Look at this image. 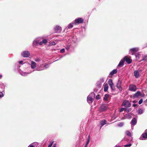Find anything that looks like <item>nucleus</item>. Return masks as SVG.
Returning <instances> with one entry per match:
<instances>
[{"instance_id": "nucleus-45", "label": "nucleus", "mask_w": 147, "mask_h": 147, "mask_svg": "<svg viewBox=\"0 0 147 147\" xmlns=\"http://www.w3.org/2000/svg\"><path fill=\"white\" fill-rule=\"evenodd\" d=\"M53 142H51L50 144L49 145L48 147H51L53 144Z\"/></svg>"}, {"instance_id": "nucleus-10", "label": "nucleus", "mask_w": 147, "mask_h": 147, "mask_svg": "<svg viewBox=\"0 0 147 147\" xmlns=\"http://www.w3.org/2000/svg\"><path fill=\"white\" fill-rule=\"evenodd\" d=\"M55 32L56 33H59L61 32V27L58 26H57L55 28Z\"/></svg>"}, {"instance_id": "nucleus-52", "label": "nucleus", "mask_w": 147, "mask_h": 147, "mask_svg": "<svg viewBox=\"0 0 147 147\" xmlns=\"http://www.w3.org/2000/svg\"><path fill=\"white\" fill-rule=\"evenodd\" d=\"M23 62V61H19V63L20 64H22Z\"/></svg>"}, {"instance_id": "nucleus-2", "label": "nucleus", "mask_w": 147, "mask_h": 147, "mask_svg": "<svg viewBox=\"0 0 147 147\" xmlns=\"http://www.w3.org/2000/svg\"><path fill=\"white\" fill-rule=\"evenodd\" d=\"M49 67V65L46 64H42L38 67L35 69L36 71H40L48 68Z\"/></svg>"}, {"instance_id": "nucleus-38", "label": "nucleus", "mask_w": 147, "mask_h": 147, "mask_svg": "<svg viewBox=\"0 0 147 147\" xmlns=\"http://www.w3.org/2000/svg\"><path fill=\"white\" fill-rule=\"evenodd\" d=\"M110 86L112 90H115V87L114 86V84H113V85L111 86Z\"/></svg>"}, {"instance_id": "nucleus-39", "label": "nucleus", "mask_w": 147, "mask_h": 147, "mask_svg": "<svg viewBox=\"0 0 147 147\" xmlns=\"http://www.w3.org/2000/svg\"><path fill=\"white\" fill-rule=\"evenodd\" d=\"M3 94L2 92H0V99L3 96Z\"/></svg>"}, {"instance_id": "nucleus-11", "label": "nucleus", "mask_w": 147, "mask_h": 147, "mask_svg": "<svg viewBox=\"0 0 147 147\" xmlns=\"http://www.w3.org/2000/svg\"><path fill=\"white\" fill-rule=\"evenodd\" d=\"M141 71L140 69L135 71L134 72V76L136 78H138L139 77V72Z\"/></svg>"}, {"instance_id": "nucleus-49", "label": "nucleus", "mask_w": 147, "mask_h": 147, "mask_svg": "<svg viewBox=\"0 0 147 147\" xmlns=\"http://www.w3.org/2000/svg\"><path fill=\"white\" fill-rule=\"evenodd\" d=\"M70 48V46L69 45H67L66 47V49L67 50H68Z\"/></svg>"}, {"instance_id": "nucleus-57", "label": "nucleus", "mask_w": 147, "mask_h": 147, "mask_svg": "<svg viewBox=\"0 0 147 147\" xmlns=\"http://www.w3.org/2000/svg\"><path fill=\"white\" fill-rule=\"evenodd\" d=\"M145 132L146 133H147V129H146V130L145 131Z\"/></svg>"}, {"instance_id": "nucleus-25", "label": "nucleus", "mask_w": 147, "mask_h": 147, "mask_svg": "<svg viewBox=\"0 0 147 147\" xmlns=\"http://www.w3.org/2000/svg\"><path fill=\"white\" fill-rule=\"evenodd\" d=\"M117 69H116L113 70L110 73V75L111 76L113 75V74H116L117 72Z\"/></svg>"}, {"instance_id": "nucleus-19", "label": "nucleus", "mask_w": 147, "mask_h": 147, "mask_svg": "<svg viewBox=\"0 0 147 147\" xmlns=\"http://www.w3.org/2000/svg\"><path fill=\"white\" fill-rule=\"evenodd\" d=\"M47 42V40L46 39H43L42 40V41H40V42H39V45H42L43 44H45Z\"/></svg>"}, {"instance_id": "nucleus-32", "label": "nucleus", "mask_w": 147, "mask_h": 147, "mask_svg": "<svg viewBox=\"0 0 147 147\" xmlns=\"http://www.w3.org/2000/svg\"><path fill=\"white\" fill-rule=\"evenodd\" d=\"M109 96V95L108 94H106L105 95V96L104 97V100H105L107 101V100Z\"/></svg>"}, {"instance_id": "nucleus-6", "label": "nucleus", "mask_w": 147, "mask_h": 147, "mask_svg": "<svg viewBox=\"0 0 147 147\" xmlns=\"http://www.w3.org/2000/svg\"><path fill=\"white\" fill-rule=\"evenodd\" d=\"M30 55L29 52L27 51H24L21 53V55L24 57H28L30 56Z\"/></svg>"}, {"instance_id": "nucleus-48", "label": "nucleus", "mask_w": 147, "mask_h": 147, "mask_svg": "<svg viewBox=\"0 0 147 147\" xmlns=\"http://www.w3.org/2000/svg\"><path fill=\"white\" fill-rule=\"evenodd\" d=\"M35 61L36 62H39L40 61V59L38 58H36L35 59Z\"/></svg>"}, {"instance_id": "nucleus-13", "label": "nucleus", "mask_w": 147, "mask_h": 147, "mask_svg": "<svg viewBox=\"0 0 147 147\" xmlns=\"http://www.w3.org/2000/svg\"><path fill=\"white\" fill-rule=\"evenodd\" d=\"M94 98L93 97L88 96L87 97V102L89 104L92 103L93 102Z\"/></svg>"}, {"instance_id": "nucleus-14", "label": "nucleus", "mask_w": 147, "mask_h": 147, "mask_svg": "<svg viewBox=\"0 0 147 147\" xmlns=\"http://www.w3.org/2000/svg\"><path fill=\"white\" fill-rule=\"evenodd\" d=\"M141 96V94L140 92L139 91H138L133 96L134 98H136L138 97Z\"/></svg>"}, {"instance_id": "nucleus-4", "label": "nucleus", "mask_w": 147, "mask_h": 147, "mask_svg": "<svg viewBox=\"0 0 147 147\" xmlns=\"http://www.w3.org/2000/svg\"><path fill=\"white\" fill-rule=\"evenodd\" d=\"M139 50L138 47L134 48L131 49L129 51V53L133 55L136 52H138Z\"/></svg>"}, {"instance_id": "nucleus-1", "label": "nucleus", "mask_w": 147, "mask_h": 147, "mask_svg": "<svg viewBox=\"0 0 147 147\" xmlns=\"http://www.w3.org/2000/svg\"><path fill=\"white\" fill-rule=\"evenodd\" d=\"M30 67L32 69L31 70L30 72L20 73V74L22 75L25 76L35 71H36L35 69L36 68V64L35 62L33 61H31Z\"/></svg>"}, {"instance_id": "nucleus-21", "label": "nucleus", "mask_w": 147, "mask_h": 147, "mask_svg": "<svg viewBox=\"0 0 147 147\" xmlns=\"http://www.w3.org/2000/svg\"><path fill=\"white\" fill-rule=\"evenodd\" d=\"M74 24V22H73L72 23L69 24L68 25V26L66 28V29L67 30L69 29L72 28L73 26V24Z\"/></svg>"}, {"instance_id": "nucleus-17", "label": "nucleus", "mask_w": 147, "mask_h": 147, "mask_svg": "<svg viewBox=\"0 0 147 147\" xmlns=\"http://www.w3.org/2000/svg\"><path fill=\"white\" fill-rule=\"evenodd\" d=\"M47 42V40L46 39H43L42 40V41H40V42H39V45H42L43 44H45Z\"/></svg>"}, {"instance_id": "nucleus-5", "label": "nucleus", "mask_w": 147, "mask_h": 147, "mask_svg": "<svg viewBox=\"0 0 147 147\" xmlns=\"http://www.w3.org/2000/svg\"><path fill=\"white\" fill-rule=\"evenodd\" d=\"M83 21V19L81 18H79L75 19L74 22L75 25H78L82 22Z\"/></svg>"}, {"instance_id": "nucleus-43", "label": "nucleus", "mask_w": 147, "mask_h": 147, "mask_svg": "<svg viewBox=\"0 0 147 147\" xmlns=\"http://www.w3.org/2000/svg\"><path fill=\"white\" fill-rule=\"evenodd\" d=\"M143 99H141L139 101L138 103L140 105L141 104L142 102Z\"/></svg>"}, {"instance_id": "nucleus-3", "label": "nucleus", "mask_w": 147, "mask_h": 147, "mask_svg": "<svg viewBox=\"0 0 147 147\" xmlns=\"http://www.w3.org/2000/svg\"><path fill=\"white\" fill-rule=\"evenodd\" d=\"M42 40V39L40 37L36 38L33 41V45L34 46H38V45H39V42Z\"/></svg>"}, {"instance_id": "nucleus-40", "label": "nucleus", "mask_w": 147, "mask_h": 147, "mask_svg": "<svg viewBox=\"0 0 147 147\" xmlns=\"http://www.w3.org/2000/svg\"><path fill=\"white\" fill-rule=\"evenodd\" d=\"M125 109H126V108H122L119 111L120 112H121L125 110Z\"/></svg>"}, {"instance_id": "nucleus-41", "label": "nucleus", "mask_w": 147, "mask_h": 147, "mask_svg": "<svg viewBox=\"0 0 147 147\" xmlns=\"http://www.w3.org/2000/svg\"><path fill=\"white\" fill-rule=\"evenodd\" d=\"M136 57V58H139V55L138 53H136L135 55Z\"/></svg>"}, {"instance_id": "nucleus-26", "label": "nucleus", "mask_w": 147, "mask_h": 147, "mask_svg": "<svg viewBox=\"0 0 147 147\" xmlns=\"http://www.w3.org/2000/svg\"><path fill=\"white\" fill-rule=\"evenodd\" d=\"M109 86L108 85L106 84L104 85V91L105 92H106L108 90Z\"/></svg>"}, {"instance_id": "nucleus-9", "label": "nucleus", "mask_w": 147, "mask_h": 147, "mask_svg": "<svg viewBox=\"0 0 147 147\" xmlns=\"http://www.w3.org/2000/svg\"><path fill=\"white\" fill-rule=\"evenodd\" d=\"M137 89L136 86L134 85H130L129 87V90L130 91H135Z\"/></svg>"}, {"instance_id": "nucleus-59", "label": "nucleus", "mask_w": 147, "mask_h": 147, "mask_svg": "<svg viewBox=\"0 0 147 147\" xmlns=\"http://www.w3.org/2000/svg\"><path fill=\"white\" fill-rule=\"evenodd\" d=\"M119 147V146H116V147Z\"/></svg>"}, {"instance_id": "nucleus-42", "label": "nucleus", "mask_w": 147, "mask_h": 147, "mask_svg": "<svg viewBox=\"0 0 147 147\" xmlns=\"http://www.w3.org/2000/svg\"><path fill=\"white\" fill-rule=\"evenodd\" d=\"M97 100H99L100 98V96L99 95H97L95 98Z\"/></svg>"}, {"instance_id": "nucleus-23", "label": "nucleus", "mask_w": 147, "mask_h": 147, "mask_svg": "<svg viewBox=\"0 0 147 147\" xmlns=\"http://www.w3.org/2000/svg\"><path fill=\"white\" fill-rule=\"evenodd\" d=\"M125 62V59H122L120 61L118 66L120 67L122 66L123 65Z\"/></svg>"}, {"instance_id": "nucleus-51", "label": "nucleus", "mask_w": 147, "mask_h": 147, "mask_svg": "<svg viewBox=\"0 0 147 147\" xmlns=\"http://www.w3.org/2000/svg\"><path fill=\"white\" fill-rule=\"evenodd\" d=\"M125 110L126 111L127 113H128L129 111V109H125Z\"/></svg>"}, {"instance_id": "nucleus-27", "label": "nucleus", "mask_w": 147, "mask_h": 147, "mask_svg": "<svg viewBox=\"0 0 147 147\" xmlns=\"http://www.w3.org/2000/svg\"><path fill=\"white\" fill-rule=\"evenodd\" d=\"M106 121L105 120H103L102 121H101L100 122V123L101 125H102V126L106 124ZM101 126V127H102Z\"/></svg>"}, {"instance_id": "nucleus-33", "label": "nucleus", "mask_w": 147, "mask_h": 147, "mask_svg": "<svg viewBox=\"0 0 147 147\" xmlns=\"http://www.w3.org/2000/svg\"><path fill=\"white\" fill-rule=\"evenodd\" d=\"M88 96L94 98L95 96V94L94 92H91Z\"/></svg>"}, {"instance_id": "nucleus-44", "label": "nucleus", "mask_w": 147, "mask_h": 147, "mask_svg": "<svg viewBox=\"0 0 147 147\" xmlns=\"http://www.w3.org/2000/svg\"><path fill=\"white\" fill-rule=\"evenodd\" d=\"M131 143L130 144H126V145H125L124 146L125 147H129V146H131Z\"/></svg>"}, {"instance_id": "nucleus-36", "label": "nucleus", "mask_w": 147, "mask_h": 147, "mask_svg": "<svg viewBox=\"0 0 147 147\" xmlns=\"http://www.w3.org/2000/svg\"><path fill=\"white\" fill-rule=\"evenodd\" d=\"M124 124V123H120L118 124V126L119 127H122V126Z\"/></svg>"}, {"instance_id": "nucleus-7", "label": "nucleus", "mask_w": 147, "mask_h": 147, "mask_svg": "<svg viewBox=\"0 0 147 147\" xmlns=\"http://www.w3.org/2000/svg\"><path fill=\"white\" fill-rule=\"evenodd\" d=\"M131 105L130 103L128 100L124 101L122 103V106L126 107H129Z\"/></svg>"}, {"instance_id": "nucleus-12", "label": "nucleus", "mask_w": 147, "mask_h": 147, "mask_svg": "<svg viewBox=\"0 0 147 147\" xmlns=\"http://www.w3.org/2000/svg\"><path fill=\"white\" fill-rule=\"evenodd\" d=\"M107 109V107L104 105H102L100 107L99 111L100 112H102L105 111Z\"/></svg>"}, {"instance_id": "nucleus-16", "label": "nucleus", "mask_w": 147, "mask_h": 147, "mask_svg": "<svg viewBox=\"0 0 147 147\" xmlns=\"http://www.w3.org/2000/svg\"><path fill=\"white\" fill-rule=\"evenodd\" d=\"M125 61V60L126 61L128 64L131 63L132 62V60L131 59L127 58L126 57H124Z\"/></svg>"}, {"instance_id": "nucleus-50", "label": "nucleus", "mask_w": 147, "mask_h": 147, "mask_svg": "<svg viewBox=\"0 0 147 147\" xmlns=\"http://www.w3.org/2000/svg\"><path fill=\"white\" fill-rule=\"evenodd\" d=\"M101 85L99 86V83H98V82H97V87L98 88H100L101 87Z\"/></svg>"}, {"instance_id": "nucleus-31", "label": "nucleus", "mask_w": 147, "mask_h": 147, "mask_svg": "<svg viewBox=\"0 0 147 147\" xmlns=\"http://www.w3.org/2000/svg\"><path fill=\"white\" fill-rule=\"evenodd\" d=\"M125 117L126 118L130 119L131 118V116L129 114H127L125 115Z\"/></svg>"}, {"instance_id": "nucleus-20", "label": "nucleus", "mask_w": 147, "mask_h": 147, "mask_svg": "<svg viewBox=\"0 0 147 147\" xmlns=\"http://www.w3.org/2000/svg\"><path fill=\"white\" fill-rule=\"evenodd\" d=\"M38 143L36 142L33 143L29 145L28 147H37Z\"/></svg>"}, {"instance_id": "nucleus-35", "label": "nucleus", "mask_w": 147, "mask_h": 147, "mask_svg": "<svg viewBox=\"0 0 147 147\" xmlns=\"http://www.w3.org/2000/svg\"><path fill=\"white\" fill-rule=\"evenodd\" d=\"M138 114H142L143 113L142 110L141 109L138 110Z\"/></svg>"}, {"instance_id": "nucleus-58", "label": "nucleus", "mask_w": 147, "mask_h": 147, "mask_svg": "<svg viewBox=\"0 0 147 147\" xmlns=\"http://www.w3.org/2000/svg\"><path fill=\"white\" fill-rule=\"evenodd\" d=\"M2 77V76L1 75H0V78H1Z\"/></svg>"}, {"instance_id": "nucleus-18", "label": "nucleus", "mask_w": 147, "mask_h": 147, "mask_svg": "<svg viewBox=\"0 0 147 147\" xmlns=\"http://www.w3.org/2000/svg\"><path fill=\"white\" fill-rule=\"evenodd\" d=\"M47 42V40L46 39H43L42 40V41H40V42H39V45H42L43 44H45Z\"/></svg>"}, {"instance_id": "nucleus-29", "label": "nucleus", "mask_w": 147, "mask_h": 147, "mask_svg": "<svg viewBox=\"0 0 147 147\" xmlns=\"http://www.w3.org/2000/svg\"><path fill=\"white\" fill-rule=\"evenodd\" d=\"M90 136L89 135L88 136V138L87 139V141L86 143V144L85 145V147H87V145L90 142Z\"/></svg>"}, {"instance_id": "nucleus-46", "label": "nucleus", "mask_w": 147, "mask_h": 147, "mask_svg": "<svg viewBox=\"0 0 147 147\" xmlns=\"http://www.w3.org/2000/svg\"><path fill=\"white\" fill-rule=\"evenodd\" d=\"M60 52L61 53L64 52H65V49H61L60 51Z\"/></svg>"}, {"instance_id": "nucleus-22", "label": "nucleus", "mask_w": 147, "mask_h": 147, "mask_svg": "<svg viewBox=\"0 0 147 147\" xmlns=\"http://www.w3.org/2000/svg\"><path fill=\"white\" fill-rule=\"evenodd\" d=\"M137 119L135 118H134L131 121V124L132 125H135L137 123Z\"/></svg>"}, {"instance_id": "nucleus-47", "label": "nucleus", "mask_w": 147, "mask_h": 147, "mask_svg": "<svg viewBox=\"0 0 147 147\" xmlns=\"http://www.w3.org/2000/svg\"><path fill=\"white\" fill-rule=\"evenodd\" d=\"M146 57L144 56L143 58L141 60L142 61H145L146 60Z\"/></svg>"}, {"instance_id": "nucleus-37", "label": "nucleus", "mask_w": 147, "mask_h": 147, "mask_svg": "<svg viewBox=\"0 0 147 147\" xmlns=\"http://www.w3.org/2000/svg\"><path fill=\"white\" fill-rule=\"evenodd\" d=\"M55 45V43L54 42H50L49 45Z\"/></svg>"}, {"instance_id": "nucleus-53", "label": "nucleus", "mask_w": 147, "mask_h": 147, "mask_svg": "<svg viewBox=\"0 0 147 147\" xmlns=\"http://www.w3.org/2000/svg\"><path fill=\"white\" fill-rule=\"evenodd\" d=\"M133 103H136V102H137V101H136V100H134L133 101Z\"/></svg>"}, {"instance_id": "nucleus-8", "label": "nucleus", "mask_w": 147, "mask_h": 147, "mask_svg": "<svg viewBox=\"0 0 147 147\" xmlns=\"http://www.w3.org/2000/svg\"><path fill=\"white\" fill-rule=\"evenodd\" d=\"M121 81L120 80H119L117 84V87L120 90H122V88L121 87Z\"/></svg>"}, {"instance_id": "nucleus-55", "label": "nucleus", "mask_w": 147, "mask_h": 147, "mask_svg": "<svg viewBox=\"0 0 147 147\" xmlns=\"http://www.w3.org/2000/svg\"><path fill=\"white\" fill-rule=\"evenodd\" d=\"M52 147H56V144H54Z\"/></svg>"}, {"instance_id": "nucleus-34", "label": "nucleus", "mask_w": 147, "mask_h": 147, "mask_svg": "<svg viewBox=\"0 0 147 147\" xmlns=\"http://www.w3.org/2000/svg\"><path fill=\"white\" fill-rule=\"evenodd\" d=\"M126 134L128 136H131V133L129 131H126Z\"/></svg>"}, {"instance_id": "nucleus-54", "label": "nucleus", "mask_w": 147, "mask_h": 147, "mask_svg": "<svg viewBox=\"0 0 147 147\" xmlns=\"http://www.w3.org/2000/svg\"><path fill=\"white\" fill-rule=\"evenodd\" d=\"M98 89H94V91L95 92H96L97 91Z\"/></svg>"}, {"instance_id": "nucleus-56", "label": "nucleus", "mask_w": 147, "mask_h": 147, "mask_svg": "<svg viewBox=\"0 0 147 147\" xmlns=\"http://www.w3.org/2000/svg\"><path fill=\"white\" fill-rule=\"evenodd\" d=\"M137 104H134L133 105V106L134 107H135L136 106H137Z\"/></svg>"}, {"instance_id": "nucleus-24", "label": "nucleus", "mask_w": 147, "mask_h": 147, "mask_svg": "<svg viewBox=\"0 0 147 147\" xmlns=\"http://www.w3.org/2000/svg\"><path fill=\"white\" fill-rule=\"evenodd\" d=\"M71 43H75L77 41V39L76 36H73L71 38Z\"/></svg>"}, {"instance_id": "nucleus-30", "label": "nucleus", "mask_w": 147, "mask_h": 147, "mask_svg": "<svg viewBox=\"0 0 147 147\" xmlns=\"http://www.w3.org/2000/svg\"><path fill=\"white\" fill-rule=\"evenodd\" d=\"M108 83L110 86H112L113 84L111 79H109V80Z\"/></svg>"}, {"instance_id": "nucleus-15", "label": "nucleus", "mask_w": 147, "mask_h": 147, "mask_svg": "<svg viewBox=\"0 0 147 147\" xmlns=\"http://www.w3.org/2000/svg\"><path fill=\"white\" fill-rule=\"evenodd\" d=\"M142 136V137H140V139L141 140H143V138L144 139L147 138V133L146 132H144V133L143 134Z\"/></svg>"}, {"instance_id": "nucleus-28", "label": "nucleus", "mask_w": 147, "mask_h": 147, "mask_svg": "<svg viewBox=\"0 0 147 147\" xmlns=\"http://www.w3.org/2000/svg\"><path fill=\"white\" fill-rule=\"evenodd\" d=\"M104 82V79L103 78H101L100 80V81L98 82V83H99V86H100L101 85V83L103 82Z\"/></svg>"}]
</instances>
